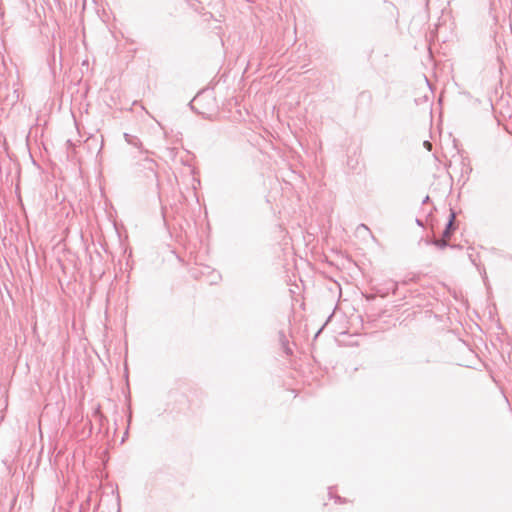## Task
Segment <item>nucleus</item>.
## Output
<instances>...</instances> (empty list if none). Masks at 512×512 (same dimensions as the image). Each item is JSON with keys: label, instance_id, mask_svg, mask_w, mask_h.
I'll return each mask as SVG.
<instances>
[{"label": "nucleus", "instance_id": "obj_2", "mask_svg": "<svg viewBox=\"0 0 512 512\" xmlns=\"http://www.w3.org/2000/svg\"><path fill=\"white\" fill-rule=\"evenodd\" d=\"M454 221H455V213L452 211L450 213V217L446 224V227H445L444 231L442 232V237L444 239H449L451 237V235L453 234V232L455 231L456 227H455Z\"/></svg>", "mask_w": 512, "mask_h": 512}, {"label": "nucleus", "instance_id": "obj_3", "mask_svg": "<svg viewBox=\"0 0 512 512\" xmlns=\"http://www.w3.org/2000/svg\"><path fill=\"white\" fill-rule=\"evenodd\" d=\"M124 138L125 140L127 141V143H129L130 145H133L137 148L140 149V154L143 155V154H147L148 151L147 150H143L142 149V142L135 136H131L127 133L124 134Z\"/></svg>", "mask_w": 512, "mask_h": 512}, {"label": "nucleus", "instance_id": "obj_9", "mask_svg": "<svg viewBox=\"0 0 512 512\" xmlns=\"http://www.w3.org/2000/svg\"><path fill=\"white\" fill-rule=\"evenodd\" d=\"M66 144H67L68 147H73L74 146V144L72 143L71 140H67Z\"/></svg>", "mask_w": 512, "mask_h": 512}, {"label": "nucleus", "instance_id": "obj_6", "mask_svg": "<svg viewBox=\"0 0 512 512\" xmlns=\"http://www.w3.org/2000/svg\"><path fill=\"white\" fill-rule=\"evenodd\" d=\"M424 146L428 149H431V143L429 141H425Z\"/></svg>", "mask_w": 512, "mask_h": 512}, {"label": "nucleus", "instance_id": "obj_10", "mask_svg": "<svg viewBox=\"0 0 512 512\" xmlns=\"http://www.w3.org/2000/svg\"><path fill=\"white\" fill-rule=\"evenodd\" d=\"M469 258H470L471 262H472L474 265H476L475 260L472 258V254H469Z\"/></svg>", "mask_w": 512, "mask_h": 512}, {"label": "nucleus", "instance_id": "obj_8", "mask_svg": "<svg viewBox=\"0 0 512 512\" xmlns=\"http://www.w3.org/2000/svg\"><path fill=\"white\" fill-rule=\"evenodd\" d=\"M361 228H363L365 230H369L368 227L365 224H360L358 229H361Z\"/></svg>", "mask_w": 512, "mask_h": 512}, {"label": "nucleus", "instance_id": "obj_11", "mask_svg": "<svg viewBox=\"0 0 512 512\" xmlns=\"http://www.w3.org/2000/svg\"><path fill=\"white\" fill-rule=\"evenodd\" d=\"M429 200V196H426L425 199L423 200V204L427 203Z\"/></svg>", "mask_w": 512, "mask_h": 512}, {"label": "nucleus", "instance_id": "obj_1", "mask_svg": "<svg viewBox=\"0 0 512 512\" xmlns=\"http://www.w3.org/2000/svg\"><path fill=\"white\" fill-rule=\"evenodd\" d=\"M136 165L140 169L150 172L154 177L157 176L155 171L157 164L153 159L149 158L148 156H144L143 158L137 160Z\"/></svg>", "mask_w": 512, "mask_h": 512}, {"label": "nucleus", "instance_id": "obj_7", "mask_svg": "<svg viewBox=\"0 0 512 512\" xmlns=\"http://www.w3.org/2000/svg\"><path fill=\"white\" fill-rule=\"evenodd\" d=\"M483 280H484V283L487 284V275H486L485 270H483Z\"/></svg>", "mask_w": 512, "mask_h": 512}, {"label": "nucleus", "instance_id": "obj_4", "mask_svg": "<svg viewBox=\"0 0 512 512\" xmlns=\"http://www.w3.org/2000/svg\"><path fill=\"white\" fill-rule=\"evenodd\" d=\"M279 336H280V341H281V344H282V347H283L285 353L287 355L292 354V350L288 345V340L286 339V336L284 335V333L281 332L279 334Z\"/></svg>", "mask_w": 512, "mask_h": 512}, {"label": "nucleus", "instance_id": "obj_5", "mask_svg": "<svg viewBox=\"0 0 512 512\" xmlns=\"http://www.w3.org/2000/svg\"><path fill=\"white\" fill-rule=\"evenodd\" d=\"M448 239H434L432 241V244L435 245L436 247L440 248V249H444L446 248L449 244L447 242Z\"/></svg>", "mask_w": 512, "mask_h": 512}]
</instances>
